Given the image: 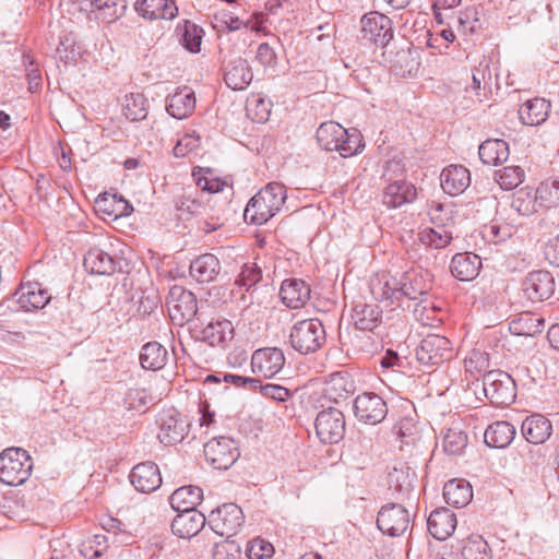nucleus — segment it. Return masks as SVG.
Returning a JSON list of instances; mask_svg holds the SVG:
<instances>
[{
  "mask_svg": "<svg viewBox=\"0 0 559 559\" xmlns=\"http://www.w3.org/2000/svg\"><path fill=\"white\" fill-rule=\"evenodd\" d=\"M316 138L323 150L338 152L342 157L356 155L365 146L362 136L357 129L347 130L334 121L321 123Z\"/></svg>",
  "mask_w": 559,
  "mask_h": 559,
  "instance_id": "obj_1",
  "label": "nucleus"
},
{
  "mask_svg": "<svg viewBox=\"0 0 559 559\" xmlns=\"http://www.w3.org/2000/svg\"><path fill=\"white\" fill-rule=\"evenodd\" d=\"M286 188L280 182H270L248 202L243 217L251 224L262 225L272 218L286 201Z\"/></svg>",
  "mask_w": 559,
  "mask_h": 559,
  "instance_id": "obj_2",
  "label": "nucleus"
},
{
  "mask_svg": "<svg viewBox=\"0 0 559 559\" xmlns=\"http://www.w3.org/2000/svg\"><path fill=\"white\" fill-rule=\"evenodd\" d=\"M326 341V333L322 322L317 318L304 319L290 328V346L302 355L319 350Z\"/></svg>",
  "mask_w": 559,
  "mask_h": 559,
  "instance_id": "obj_3",
  "label": "nucleus"
},
{
  "mask_svg": "<svg viewBox=\"0 0 559 559\" xmlns=\"http://www.w3.org/2000/svg\"><path fill=\"white\" fill-rule=\"evenodd\" d=\"M33 461L28 452L21 448H9L0 453V481L19 486L31 476Z\"/></svg>",
  "mask_w": 559,
  "mask_h": 559,
  "instance_id": "obj_4",
  "label": "nucleus"
},
{
  "mask_svg": "<svg viewBox=\"0 0 559 559\" xmlns=\"http://www.w3.org/2000/svg\"><path fill=\"white\" fill-rule=\"evenodd\" d=\"M485 396L495 406H507L514 402L516 385L513 378L502 370H490L483 377Z\"/></svg>",
  "mask_w": 559,
  "mask_h": 559,
  "instance_id": "obj_5",
  "label": "nucleus"
},
{
  "mask_svg": "<svg viewBox=\"0 0 559 559\" xmlns=\"http://www.w3.org/2000/svg\"><path fill=\"white\" fill-rule=\"evenodd\" d=\"M166 306L170 319L179 325L187 323L189 324V328H191V323L194 320H200L199 318H195L198 312V301L195 296L181 286H174L170 288L166 298Z\"/></svg>",
  "mask_w": 559,
  "mask_h": 559,
  "instance_id": "obj_6",
  "label": "nucleus"
},
{
  "mask_svg": "<svg viewBox=\"0 0 559 559\" xmlns=\"http://www.w3.org/2000/svg\"><path fill=\"white\" fill-rule=\"evenodd\" d=\"M245 523V515L240 507L235 503H224L211 511L209 515V525L225 540H231L230 537L238 534Z\"/></svg>",
  "mask_w": 559,
  "mask_h": 559,
  "instance_id": "obj_7",
  "label": "nucleus"
},
{
  "mask_svg": "<svg viewBox=\"0 0 559 559\" xmlns=\"http://www.w3.org/2000/svg\"><path fill=\"white\" fill-rule=\"evenodd\" d=\"M189 332L195 341L204 342L211 346L222 345L234 337V325L231 321L218 317L204 323L201 320H194L189 328Z\"/></svg>",
  "mask_w": 559,
  "mask_h": 559,
  "instance_id": "obj_8",
  "label": "nucleus"
},
{
  "mask_svg": "<svg viewBox=\"0 0 559 559\" xmlns=\"http://www.w3.org/2000/svg\"><path fill=\"white\" fill-rule=\"evenodd\" d=\"M239 455L238 444L231 438H213L204 444L205 460L215 469H228Z\"/></svg>",
  "mask_w": 559,
  "mask_h": 559,
  "instance_id": "obj_9",
  "label": "nucleus"
},
{
  "mask_svg": "<svg viewBox=\"0 0 559 559\" xmlns=\"http://www.w3.org/2000/svg\"><path fill=\"white\" fill-rule=\"evenodd\" d=\"M314 428L316 433L322 443H337L345 435L344 414L335 407L322 409L316 417Z\"/></svg>",
  "mask_w": 559,
  "mask_h": 559,
  "instance_id": "obj_10",
  "label": "nucleus"
},
{
  "mask_svg": "<svg viewBox=\"0 0 559 559\" xmlns=\"http://www.w3.org/2000/svg\"><path fill=\"white\" fill-rule=\"evenodd\" d=\"M156 423L159 428L157 438L165 445H174L181 442L189 432V421L175 408L162 411Z\"/></svg>",
  "mask_w": 559,
  "mask_h": 559,
  "instance_id": "obj_11",
  "label": "nucleus"
},
{
  "mask_svg": "<svg viewBox=\"0 0 559 559\" xmlns=\"http://www.w3.org/2000/svg\"><path fill=\"white\" fill-rule=\"evenodd\" d=\"M361 38L376 46L385 47L393 38L391 20L377 11L366 13L361 17Z\"/></svg>",
  "mask_w": 559,
  "mask_h": 559,
  "instance_id": "obj_12",
  "label": "nucleus"
},
{
  "mask_svg": "<svg viewBox=\"0 0 559 559\" xmlns=\"http://www.w3.org/2000/svg\"><path fill=\"white\" fill-rule=\"evenodd\" d=\"M452 357L450 341L441 335L430 334L416 348V358L423 366H437Z\"/></svg>",
  "mask_w": 559,
  "mask_h": 559,
  "instance_id": "obj_13",
  "label": "nucleus"
},
{
  "mask_svg": "<svg viewBox=\"0 0 559 559\" xmlns=\"http://www.w3.org/2000/svg\"><path fill=\"white\" fill-rule=\"evenodd\" d=\"M354 414L365 424L377 425L388 415L385 401L373 392H364L354 400Z\"/></svg>",
  "mask_w": 559,
  "mask_h": 559,
  "instance_id": "obj_14",
  "label": "nucleus"
},
{
  "mask_svg": "<svg viewBox=\"0 0 559 559\" xmlns=\"http://www.w3.org/2000/svg\"><path fill=\"white\" fill-rule=\"evenodd\" d=\"M377 526L383 534L401 536L409 526V513L401 503H388L378 512Z\"/></svg>",
  "mask_w": 559,
  "mask_h": 559,
  "instance_id": "obj_15",
  "label": "nucleus"
},
{
  "mask_svg": "<svg viewBox=\"0 0 559 559\" xmlns=\"http://www.w3.org/2000/svg\"><path fill=\"white\" fill-rule=\"evenodd\" d=\"M522 290L532 302H542L554 295L555 278L548 271L530 272L522 282Z\"/></svg>",
  "mask_w": 559,
  "mask_h": 559,
  "instance_id": "obj_16",
  "label": "nucleus"
},
{
  "mask_svg": "<svg viewBox=\"0 0 559 559\" xmlns=\"http://www.w3.org/2000/svg\"><path fill=\"white\" fill-rule=\"evenodd\" d=\"M285 365V355L278 347H263L253 352L251 369L264 378L276 376Z\"/></svg>",
  "mask_w": 559,
  "mask_h": 559,
  "instance_id": "obj_17",
  "label": "nucleus"
},
{
  "mask_svg": "<svg viewBox=\"0 0 559 559\" xmlns=\"http://www.w3.org/2000/svg\"><path fill=\"white\" fill-rule=\"evenodd\" d=\"M417 475L413 468L405 464L394 466L389 475V489L399 500L411 499L415 490Z\"/></svg>",
  "mask_w": 559,
  "mask_h": 559,
  "instance_id": "obj_18",
  "label": "nucleus"
},
{
  "mask_svg": "<svg viewBox=\"0 0 559 559\" xmlns=\"http://www.w3.org/2000/svg\"><path fill=\"white\" fill-rule=\"evenodd\" d=\"M129 478L134 488L141 492H152L162 484L158 466L150 461L135 465Z\"/></svg>",
  "mask_w": 559,
  "mask_h": 559,
  "instance_id": "obj_19",
  "label": "nucleus"
},
{
  "mask_svg": "<svg viewBox=\"0 0 559 559\" xmlns=\"http://www.w3.org/2000/svg\"><path fill=\"white\" fill-rule=\"evenodd\" d=\"M178 514L171 522V531L180 538L195 536L205 525V515L198 510L177 511Z\"/></svg>",
  "mask_w": 559,
  "mask_h": 559,
  "instance_id": "obj_20",
  "label": "nucleus"
},
{
  "mask_svg": "<svg viewBox=\"0 0 559 559\" xmlns=\"http://www.w3.org/2000/svg\"><path fill=\"white\" fill-rule=\"evenodd\" d=\"M252 72L246 59L234 57L225 64L224 80L235 91L245 90L252 81Z\"/></svg>",
  "mask_w": 559,
  "mask_h": 559,
  "instance_id": "obj_21",
  "label": "nucleus"
},
{
  "mask_svg": "<svg viewBox=\"0 0 559 559\" xmlns=\"http://www.w3.org/2000/svg\"><path fill=\"white\" fill-rule=\"evenodd\" d=\"M195 108V95L191 87L183 86L177 88V91L169 95L166 99L167 112L178 119H186Z\"/></svg>",
  "mask_w": 559,
  "mask_h": 559,
  "instance_id": "obj_22",
  "label": "nucleus"
},
{
  "mask_svg": "<svg viewBox=\"0 0 559 559\" xmlns=\"http://www.w3.org/2000/svg\"><path fill=\"white\" fill-rule=\"evenodd\" d=\"M441 188L450 195L463 193L471 185L469 170L462 165H450L440 175Z\"/></svg>",
  "mask_w": 559,
  "mask_h": 559,
  "instance_id": "obj_23",
  "label": "nucleus"
},
{
  "mask_svg": "<svg viewBox=\"0 0 559 559\" xmlns=\"http://www.w3.org/2000/svg\"><path fill=\"white\" fill-rule=\"evenodd\" d=\"M456 523L455 514L447 508H441L432 511L428 516L427 530L433 538L445 540L454 532Z\"/></svg>",
  "mask_w": 559,
  "mask_h": 559,
  "instance_id": "obj_24",
  "label": "nucleus"
},
{
  "mask_svg": "<svg viewBox=\"0 0 559 559\" xmlns=\"http://www.w3.org/2000/svg\"><path fill=\"white\" fill-rule=\"evenodd\" d=\"M309 285L299 278L285 280L280 289V296L284 305L292 309H299L306 305L310 298Z\"/></svg>",
  "mask_w": 559,
  "mask_h": 559,
  "instance_id": "obj_25",
  "label": "nucleus"
},
{
  "mask_svg": "<svg viewBox=\"0 0 559 559\" xmlns=\"http://www.w3.org/2000/svg\"><path fill=\"white\" fill-rule=\"evenodd\" d=\"M481 269V259L472 252L456 253L450 263L452 275L462 282L475 280Z\"/></svg>",
  "mask_w": 559,
  "mask_h": 559,
  "instance_id": "obj_26",
  "label": "nucleus"
},
{
  "mask_svg": "<svg viewBox=\"0 0 559 559\" xmlns=\"http://www.w3.org/2000/svg\"><path fill=\"white\" fill-rule=\"evenodd\" d=\"M15 296L17 304L25 311L43 309L50 300L47 289L37 282L22 284Z\"/></svg>",
  "mask_w": 559,
  "mask_h": 559,
  "instance_id": "obj_27",
  "label": "nucleus"
},
{
  "mask_svg": "<svg viewBox=\"0 0 559 559\" xmlns=\"http://www.w3.org/2000/svg\"><path fill=\"white\" fill-rule=\"evenodd\" d=\"M417 191L414 185L405 180H394L384 188L382 203L389 209H396L415 200Z\"/></svg>",
  "mask_w": 559,
  "mask_h": 559,
  "instance_id": "obj_28",
  "label": "nucleus"
},
{
  "mask_svg": "<svg viewBox=\"0 0 559 559\" xmlns=\"http://www.w3.org/2000/svg\"><path fill=\"white\" fill-rule=\"evenodd\" d=\"M521 431L530 443L543 444L550 438L552 425L545 416L534 414L523 420Z\"/></svg>",
  "mask_w": 559,
  "mask_h": 559,
  "instance_id": "obj_29",
  "label": "nucleus"
},
{
  "mask_svg": "<svg viewBox=\"0 0 559 559\" xmlns=\"http://www.w3.org/2000/svg\"><path fill=\"white\" fill-rule=\"evenodd\" d=\"M135 10L150 20H173L178 14V8L173 0H138Z\"/></svg>",
  "mask_w": 559,
  "mask_h": 559,
  "instance_id": "obj_30",
  "label": "nucleus"
},
{
  "mask_svg": "<svg viewBox=\"0 0 559 559\" xmlns=\"http://www.w3.org/2000/svg\"><path fill=\"white\" fill-rule=\"evenodd\" d=\"M550 102L542 97L526 100L519 109L520 119L527 126L544 123L550 112Z\"/></svg>",
  "mask_w": 559,
  "mask_h": 559,
  "instance_id": "obj_31",
  "label": "nucleus"
},
{
  "mask_svg": "<svg viewBox=\"0 0 559 559\" xmlns=\"http://www.w3.org/2000/svg\"><path fill=\"white\" fill-rule=\"evenodd\" d=\"M381 314L379 306L359 302L353 309L352 319L357 330L372 332L381 322Z\"/></svg>",
  "mask_w": 559,
  "mask_h": 559,
  "instance_id": "obj_32",
  "label": "nucleus"
},
{
  "mask_svg": "<svg viewBox=\"0 0 559 559\" xmlns=\"http://www.w3.org/2000/svg\"><path fill=\"white\" fill-rule=\"evenodd\" d=\"M221 270L219 260L212 253L194 259L190 264L191 276L200 283H209L216 278Z\"/></svg>",
  "mask_w": 559,
  "mask_h": 559,
  "instance_id": "obj_33",
  "label": "nucleus"
},
{
  "mask_svg": "<svg viewBox=\"0 0 559 559\" xmlns=\"http://www.w3.org/2000/svg\"><path fill=\"white\" fill-rule=\"evenodd\" d=\"M431 285L421 273H406L404 282L400 285L401 299L403 297L423 302L426 300Z\"/></svg>",
  "mask_w": 559,
  "mask_h": 559,
  "instance_id": "obj_34",
  "label": "nucleus"
},
{
  "mask_svg": "<svg viewBox=\"0 0 559 559\" xmlns=\"http://www.w3.org/2000/svg\"><path fill=\"white\" fill-rule=\"evenodd\" d=\"M85 270L96 275H110L116 270L115 259L99 248H92L84 255Z\"/></svg>",
  "mask_w": 559,
  "mask_h": 559,
  "instance_id": "obj_35",
  "label": "nucleus"
},
{
  "mask_svg": "<svg viewBox=\"0 0 559 559\" xmlns=\"http://www.w3.org/2000/svg\"><path fill=\"white\" fill-rule=\"evenodd\" d=\"M370 290L374 299L379 301H401L400 283L388 274L378 275L370 282Z\"/></svg>",
  "mask_w": 559,
  "mask_h": 559,
  "instance_id": "obj_36",
  "label": "nucleus"
},
{
  "mask_svg": "<svg viewBox=\"0 0 559 559\" xmlns=\"http://www.w3.org/2000/svg\"><path fill=\"white\" fill-rule=\"evenodd\" d=\"M202 499V489L198 486L189 485L176 489L171 493L169 502L176 511H188L197 510L195 508L201 503Z\"/></svg>",
  "mask_w": 559,
  "mask_h": 559,
  "instance_id": "obj_37",
  "label": "nucleus"
},
{
  "mask_svg": "<svg viewBox=\"0 0 559 559\" xmlns=\"http://www.w3.org/2000/svg\"><path fill=\"white\" fill-rule=\"evenodd\" d=\"M515 428L508 421H496L487 427L484 441L490 448L502 449L513 440Z\"/></svg>",
  "mask_w": 559,
  "mask_h": 559,
  "instance_id": "obj_38",
  "label": "nucleus"
},
{
  "mask_svg": "<svg viewBox=\"0 0 559 559\" xmlns=\"http://www.w3.org/2000/svg\"><path fill=\"white\" fill-rule=\"evenodd\" d=\"M167 359L168 352L158 342H148L141 348L140 364L145 370H160L165 367Z\"/></svg>",
  "mask_w": 559,
  "mask_h": 559,
  "instance_id": "obj_39",
  "label": "nucleus"
},
{
  "mask_svg": "<svg viewBox=\"0 0 559 559\" xmlns=\"http://www.w3.org/2000/svg\"><path fill=\"white\" fill-rule=\"evenodd\" d=\"M443 497L449 506L463 508L467 506L473 498L472 487L463 479L449 480L443 487Z\"/></svg>",
  "mask_w": 559,
  "mask_h": 559,
  "instance_id": "obj_40",
  "label": "nucleus"
},
{
  "mask_svg": "<svg viewBox=\"0 0 559 559\" xmlns=\"http://www.w3.org/2000/svg\"><path fill=\"white\" fill-rule=\"evenodd\" d=\"M509 145L500 139H489L479 145L478 155L480 160L487 165L497 166L504 163L509 157Z\"/></svg>",
  "mask_w": 559,
  "mask_h": 559,
  "instance_id": "obj_41",
  "label": "nucleus"
},
{
  "mask_svg": "<svg viewBox=\"0 0 559 559\" xmlns=\"http://www.w3.org/2000/svg\"><path fill=\"white\" fill-rule=\"evenodd\" d=\"M545 320L532 312H522L510 322L511 333L519 336H535L544 330Z\"/></svg>",
  "mask_w": 559,
  "mask_h": 559,
  "instance_id": "obj_42",
  "label": "nucleus"
},
{
  "mask_svg": "<svg viewBox=\"0 0 559 559\" xmlns=\"http://www.w3.org/2000/svg\"><path fill=\"white\" fill-rule=\"evenodd\" d=\"M354 391L355 383L345 371L332 373L325 384L326 394L336 402L348 397Z\"/></svg>",
  "mask_w": 559,
  "mask_h": 559,
  "instance_id": "obj_43",
  "label": "nucleus"
},
{
  "mask_svg": "<svg viewBox=\"0 0 559 559\" xmlns=\"http://www.w3.org/2000/svg\"><path fill=\"white\" fill-rule=\"evenodd\" d=\"M462 556L464 559H490L491 549L481 535L472 534L462 540Z\"/></svg>",
  "mask_w": 559,
  "mask_h": 559,
  "instance_id": "obj_44",
  "label": "nucleus"
},
{
  "mask_svg": "<svg viewBox=\"0 0 559 559\" xmlns=\"http://www.w3.org/2000/svg\"><path fill=\"white\" fill-rule=\"evenodd\" d=\"M447 227L436 225V228H425L419 233L420 242L433 249L445 248L453 239L452 231Z\"/></svg>",
  "mask_w": 559,
  "mask_h": 559,
  "instance_id": "obj_45",
  "label": "nucleus"
},
{
  "mask_svg": "<svg viewBox=\"0 0 559 559\" xmlns=\"http://www.w3.org/2000/svg\"><path fill=\"white\" fill-rule=\"evenodd\" d=\"M122 108L127 119L141 121L147 116V99L141 93H131L126 95Z\"/></svg>",
  "mask_w": 559,
  "mask_h": 559,
  "instance_id": "obj_46",
  "label": "nucleus"
},
{
  "mask_svg": "<svg viewBox=\"0 0 559 559\" xmlns=\"http://www.w3.org/2000/svg\"><path fill=\"white\" fill-rule=\"evenodd\" d=\"M467 435L457 427L447 429L443 436L444 452L450 455H460L467 445Z\"/></svg>",
  "mask_w": 559,
  "mask_h": 559,
  "instance_id": "obj_47",
  "label": "nucleus"
},
{
  "mask_svg": "<svg viewBox=\"0 0 559 559\" xmlns=\"http://www.w3.org/2000/svg\"><path fill=\"white\" fill-rule=\"evenodd\" d=\"M540 207H559V181L551 180L542 182L535 191Z\"/></svg>",
  "mask_w": 559,
  "mask_h": 559,
  "instance_id": "obj_48",
  "label": "nucleus"
},
{
  "mask_svg": "<svg viewBox=\"0 0 559 559\" xmlns=\"http://www.w3.org/2000/svg\"><path fill=\"white\" fill-rule=\"evenodd\" d=\"M524 170L520 166H507L495 173V180L503 190H512L522 183Z\"/></svg>",
  "mask_w": 559,
  "mask_h": 559,
  "instance_id": "obj_49",
  "label": "nucleus"
},
{
  "mask_svg": "<svg viewBox=\"0 0 559 559\" xmlns=\"http://www.w3.org/2000/svg\"><path fill=\"white\" fill-rule=\"evenodd\" d=\"M203 29L191 23L189 21H185L183 31L181 33L180 43L182 46L188 49L190 52H199L202 43Z\"/></svg>",
  "mask_w": 559,
  "mask_h": 559,
  "instance_id": "obj_50",
  "label": "nucleus"
},
{
  "mask_svg": "<svg viewBox=\"0 0 559 559\" xmlns=\"http://www.w3.org/2000/svg\"><path fill=\"white\" fill-rule=\"evenodd\" d=\"M152 399L144 389H129L124 395L123 404L129 411H144Z\"/></svg>",
  "mask_w": 559,
  "mask_h": 559,
  "instance_id": "obj_51",
  "label": "nucleus"
},
{
  "mask_svg": "<svg viewBox=\"0 0 559 559\" xmlns=\"http://www.w3.org/2000/svg\"><path fill=\"white\" fill-rule=\"evenodd\" d=\"M262 278V272L254 263L243 264L241 272L236 278V284L245 290H250Z\"/></svg>",
  "mask_w": 559,
  "mask_h": 559,
  "instance_id": "obj_52",
  "label": "nucleus"
},
{
  "mask_svg": "<svg viewBox=\"0 0 559 559\" xmlns=\"http://www.w3.org/2000/svg\"><path fill=\"white\" fill-rule=\"evenodd\" d=\"M512 206L521 215H531L538 211L539 202L535 192L520 191L512 202Z\"/></svg>",
  "mask_w": 559,
  "mask_h": 559,
  "instance_id": "obj_53",
  "label": "nucleus"
},
{
  "mask_svg": "<svg viewBox=\"0 0 559 559\" xmlns=\"http://www.w3.org/2000/svg\"><path fill=\"white\" fill-rule=\"evenodd\" d=\"M246 554L249 559H267L274 554V547L270 542L258 537L248 543Z\"/></svg>",
  "mask_w": 559,
  "mask_h": 559,
  "instance_id": "obj_54",
  "label": "nucleus"
},
{
  "mask_svg": "<svg viewBox=\"0 0 559 559\" xmlns=\"http://www.w3.org/2000/svg\"><path fill=\"white\" fill-rule=\"evenodd\" d=\"M241 556V548L235 540H222L215 543L213 559H238Z\"/></svg>",
  "mask_w": 559,
  "mask_h": 559,
  "instance_id": "obj_55",
  "label": "nucleus"
},
{
  "mask_svg": "<svg viewBox=\"0 0 559 559\" xmlns=\"http://www.w3.org/2000/svg\"><path fill=\"white\" fill-rule=\"evenodd\" d=\"M430 219L436 225L449 226L452 221V210L442 203L432 202L428 212Z\"/></svg>",
  "mask_w": 559,
  "mask_h": 559,
  "instance_id": "obj_56",
  "label": "nucleus"
},
{
  "mask_svg": "<svg viewBox=\"0 0 559 559\" xmlns=\"http://www.w3.org/2000/svg\"><path fill=\"white\" fill-rule=\"evenodd\" d=\"M108 548V538L106 535L96 534L85 546L84 555L90 559L102 557Z\"/></svg>",
  "mask_w": 559,
  "mask_h": 559,
  "instance_id": "obj_57",
  "label": "nucleus"
},
{
  "mask_svg": "<svg viewBox=\"0 0 559 559\" xmlns=\"http://www.w3.org/2000/svg\"><path fill=\"white\" fill-rule=\"evenodd\" d=\"M255 59L264 69H275L277 66V56L267 43L258 46Z\"/></svg>",
  "mask_w": 559,
  "mask_h": 559,
  "instance_id": "obj_58",
  "label": "nucleus"
},
{
  "mask_svg": "<svg viewBox=\"0 0 559 559\" xmlns=\"http://www.w3.org/2000/svg\"><path fill=\"white\" fill-rule=\"evenodd\" d=\"M175 206L181 215L186 214L188 216L199 213L200 209L202 207L201 203L188 193L178 197L175 200Z\"/></svg>",
  "mask_w": 559,
  "mask_h": 559,
  "instance_id": "obj_59",
  "label": "nucleus"
},
{
  "mask_svg": "<svg viewBox=\"0 0 559 559\" xmlns=\"http://www.w3.org/2000/svg\"><path fill=\"white\" fill-rule=\"evenodd\" d=\"M488 80L491 79L489 67L485 64L484 67L480 64L478 68L473 70L472 73V84L466 88V91H472L476 96H479V91L481 90V85H486V78Z\"/></svg>",
  "mask_w": 559,
  "mask_h": 559,
  "instance_id": "obj_60",
  "label": "nucleus"
},
{
  "mask_svg": "<svg viewBox=\"0 0 559 559\" xmlns=\"http://www.w3.org/2000/svg\"><path fill=\"white\" fill-rule=\"evenodd\" d=\"M263 396L278 402H285L292 396V392L278 384L267 383L261 388Z\"/></svg>",
  "mask_w": 559,
  "mask_h": 559,
  "instance_id": "obj_61",
  "label": "nucleus"
},
{
  "mask_svg": "<svg viewBox=\"0 0 559 559\" xmlns=\"http://www.w3.org/2000/svg\"><path fill=\"white\" fill-rule=\"evenodd\" d=\"M221 23L229 31L235 32L242 28H250L257 31L258 28L251 24V20L243 21L238 16H233L231 14L223 13Z\"/></svg>",
  "mask_w": 559,
  "mask_h": 559,
  "instance_id": "obj_62",
  "label": "nucleus"
},
{
  "mask_svg": "<svg viewBox=\"0 0 559 559\" xmlns=\"http://www.w3.org/2000/svg\"><path fill=\"white\" fill-rule=\"evenodd\" d=\"M253 103H254L257 111H255L254 116L252 117V119L257 122L266 121L270 116L269 103L260 97L253 99L252 102L249 103V105L247 107V111H248L249 116L251 115V111H252L251 106Z\"/></svg>",
  "mask_w": 559,
  "mask_h": 559,
  "instance_id": "obj_63",
  "label": "nucleus"
},
{
  "mask_svg": "<svg viewBox=\"0 0 559 559\" xmlns=\"http://www.w3.org/2000/svg\"><path fill=\"white\" fill-rule=\"evenodd\" d=\"M545 257L550 264L559 266V236H556L547 242Z\"/></svg>",
  "mask_w": 559,
  "mask_h": 559,
  "instance_id": "obj_64",
  "label": "nucleus"
}]
</instances>
